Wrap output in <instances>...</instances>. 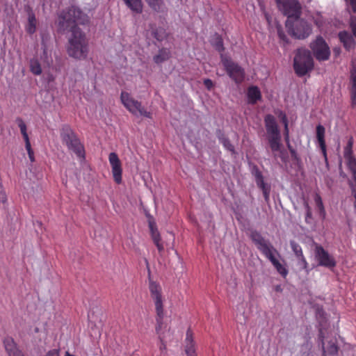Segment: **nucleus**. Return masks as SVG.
I'll list each match as a JSON object with an SVG mask.
<instances>
[{
  "instance_id": "nucleus-1",
  "label": "nucleus",
  "mask_w": 356,
  "mask_h": 356,
  "mask_svg": "<svg viewBox=\"0 0 356 356\" xmlns=\"http://www.w3.org/2000/svg\"><path fill=\"white\" fill-rule=\"evenodd\" d=\"M89 21L88 17L76 6H71L63 10L58 17V24L61 29L72 27L68 38L67 51L70 57L76 59L86 58L88 47L84 33L74 24H85Z\"/></svg>"
},
{
  "instance_id": "nucleus-2",
  "label": "nucleus",
  "mask_w": 356,
  "mask_h": 356,
  "mask_svg": "<svg viewBox=\"0 0 356 356\" xmlns=\"http://www.w3.org/2000/svg\"><path fill=\"white\" fill-rule=\"evenodd\" d=\"M149 289L150 292L151 298H152L156 312L157 315L156 318V322H157V326L156 327V331L159 335V337L161 341V344L159 346L160 350V355L159 356H164L166 353V334L163 331V318L164 316V309H163V296H162V289L161 286L156 283L154 281H150L149 284Z\"/></svg>"
},
{
  "instance_id": "nucleus-3",
  "label": "nucleus",
  "mask_w": 356,
  "mask_h": 356,
  "mask_svg": "<svg viewBox=\"0 0 356 356\" xmlns=\"http://www.w3.org/2000/svg\"><path fill=\"white\" fill-rule=\"evenodd\" d=\"M294 70L298 76H304L311 71L314 63L310 52L308 50L299 49L294 58Z\"/></svg>"
},
{
  "instance_id": "nucleus-4",
  "label": "nucleus",
  "mask_w": 356,
  "mask_h": 356,
  "mask_svg": "<svg viewBox=\"0 0 356 356\" xmlns=\"http://www.w3.org/2000/svg\"><path fill=\"white\" fill-rule=\"evenodd\" d=\"M61 138L70 150L74 152L78 157L84 159L85 152L83 146L70 128L65 127L63 129Z\"/></svg>"
},
{
  "instance_id": "nucleus-5",
  "label": "nucleus",
  "mask_w": 356,
  "mask_h": 356,
  "mask_svg": "<svg viewBox=\"0 0 356 356\" xmlns=\"http://www.w3.org/2000/svg\"><path fill=\"white\" fill-rule=\"evenodd\" d=\"M286 26L292 35L298 39H304L308 37L312 33L311 26L299 17L292 20L287 19Z\"/></svg>"
},
{
  "instance_id": "nucleus-6",
  "label": "nucleus",
  "mask_w": 356,
  "mask_h": 356,
  "mask_svg": "<svg viewBox=\"0 0 356 356\" xmlns=\"http://www.w3.org/2000/svg\"><path fill=\"white\" fill-rule=\"evenodd\" d=\"M120 99L124 106L133 115L136 116H144L148 118H152L150 112L147 111L141 103L134 99L127 92H122Z\"/></svg>"
},
{
  "instance_id": "nucleus-7",
  "label": "nucleus",
  "mask_w": 356,
  "mask_h": 356,
  "mask_svg": "<svg viewBox=\"0 0 356 356\" xmlns=\"http://www.w3.org/2000/svg\"><path fill=\"white\" fill-rule=\"evenodd\" d=\"M279 10L288 17V19L299 17L301 6L296 0H277Z\"/></svg>"
},
{
  "instance_id": "nucleus-8",
  "label": "nucleus",
  "mask_w": 356,
  "mask_h": 356,
  "mask_svg": "<svg viewBox=\"0 0 356 356\" xmlns=\"http://www.w3.org/2000/svg\"><path fill=\"white\" fill-rule=\"evenodd\" d=\"M221 61L231 79L236 83L243 81L245 75L243 69L223 55H221Z\"/></svg>"
},
{
  "instance_id": "nucleus-9",
  "label": "nucleus",
  "mask_w": 356,
  "mask_h": 356,
  "mask_svg": "<svg viewBox=\"0 0 356 356\" xmlns=\"http://www.w3.org/2000/svg\"><path fill=\"white\" fill-rule=\"evenodd\" d=\"M310 48L314 56L319 60H327L330 56V51L328 45L322 37H318L310 44Z\"/></svg>"
},
{
  "instance_id": "nucleus-10",
  "label": "nucleus",
  "mask_w": 356,
  "mask_h": 356,
  "mask_svg": "<svg viewBox=\"0 0 356 356\" xmlns=\"http://www.w3.org/2000/svg\"><path fill=\"white\" fill-rule=\"evenodd\" d=\"M315 258L318 265L328 268H334L336 261L334 257L330 255L322 246L316 245L314 250Z\"/></svg>"
},
{
  "instance_id": "nucleus-11",
  "label": "nucleus",
  "mask_w": 356,
  "mask_h": 356,
  "mask_svg": "<svg viewBox=\"0 0 356 356\" xmlns=\"http://www.w3.org/2000/svg\"><path fill=\"white\" fill-rule=\"evenodd\" d=\"M108 161L111 167L112 175L115 183L120 184L122 183V168L121 161L115 152H111L108 155Z\"/></svg>"
},
{
  "instance_id": "nucleus-12",
  "label": "nucleus",
  "mask_w": 356,
  "mask_h": 356,
  "mask_svg": "<svg viewBox=\"0 0 356 356\" xmlns=\"http://www.w3.org/2000/svg\"><path fill=\"white\" fill-rule=\"evenodd\" d=\"M350 95H351V103L353 106L356 105V59L351 61V69H350Z\"/></svg>"
},
{
  "instance_id": "nucleus-13",
  "label": "nucleus",
  "mask_w": 356,
  "mask_h": 356,
  "mask_svg": "<svg viewBox=\"0 0 356 356\" xmlns=\"http://www.w3.org/2000/svg\"><path fill=\"white\" fill-rule=\"evenodd\" d=\"M319 337L321 339V342L323 351V356L327 355H334L338 353V347L336 344V341L334 340H331L328 342V344L326 347H325L324 343V337L323 335V331H320Z\"/></svg>"
},
{
  "instance_id": "nucleus-14",
  "label": "nucleus",
  "mask_w": 356,
  "mask_h": 356,
  "mask_svg": "<svg viewBox=\"0 0 356 356\" xmlns=\"http://www.w3.org/2000/svg\"><path fill=\"white\" fill-rule=\"evenodd\" d=\"M316 139H317V142L319 145V147L321 148V149L322 151V153L325 159V161H327L326 145H325V127L321 124L317 125L316 128Z\"/></svg>"
},
{
  "instance_id": "nucleus-15",
  "label": "nucleus",
  "mask_w": 356,
  "mask_h": 356,
  "mask_svg": "<svg viewBox=\"0 0 356 356\" xmlns=\"http://www.w3.org/2000/svg\"><path fill=\"white\" fill-rule=\"evenodd\" d=\"M185 353L187 356H196L195 343L193 339V334L190 330L186 332L185 339Z\"/></svg>"
},
{
  "instance_id": "nucleus-16",
  "label": "nucleus",
  "mask_w": 356,
  "mask_h": 356,
  "mask_svg": "<svg viewBox=\"0 0 356 356\" xmlns=\"http://www.w3.org/2000/svg\"><path fill=\"white\" fill-rule=\"evenodd\" d=\"M3 344L9 356H24L22 351L18 349L13 339H5Z\"/></svg>"
},
{
  "instance_id": "nucleus-17",
  "label": "nucleus",
  "mask_w": 356,
  "mask_h": 356,
  "mask_svg": "<svg viewBox=\"0 0 356 356\" xmlns=\"http://www.w3.org/2000/svg\"><path fill=\"white\" fill-rule=\"evenodd\" d=\"M3 344L9 356H24L22 351L18 349L13 339H5Z\"/></svg>"
},
{
  "instance_id": "nucleus-18",
  "label": "nucleus",
  "mask_w": 356,
  "mask_h": 356,
  "mask_svg": "<svg viewBox=\"0 0 356 356\" xmlns=\"http://www.w3.org/2000/svg\"><path fill=\"white\" fill-rule=\"evenodd\" d=\"M261 252L273 265L281 259L280 253L271 244L268 247H266V248L262 250Z\"/></svg>"
},
{
  "instance_id": "nucleus-19",
  "label": "nucleus",
  "mask_w": 356,
  "mask_h": 356,
  "mask_svg": "<svg viewBox=\"0 0 356 356\" xmlns=\"http://www.w3.org/2000/svg\"><path fill=\"white\" fill-rule=\"evenodd\" d=\"M265 124L268 135L279 134L277 125L275 118L271 115H268L265 118Z\"/></svg>"
},
{
  "instance_id": "nucleus-20",
  "label": "nucleus",
  "mask_w": 356,
  "mask_h": 356,
  "mask_svg": "<svg viewBox=\"0 0 356 356\" xmlns=\"http://www.w3.org/2000/svg\"><path fill=\"white\" fill-rule=\"evenodd\" d=\"M339 38L346 49L350 50L354 48L355 41L351 34L346 31H342L339 33Z\"/></svg>"
},
{
  "instance_id": "nucleus-21",
  "label": "nucleus",
  "mask_w": 356,
  "mask_h": 356,
  "mask_svg": "<svg viewBox=\"0 0 356 356\" xmlns=\"http://www.w3.org/2000/svg\"><path fill=\"white\" fill-rule=\"evenodd\" d=\"M251 238L260 251L270 245V243L265 240L258 232H252L251 234Z\"/></svg>"
},
{
  "instance_id": "nucleus-22",
  "label": "nucleus",
  "mask_w": 356,
  "mask_h": 356,
  "mask_svg": "<svg viewBox=\"0 0 356 356\" xmlns=\"http://www.w3.org/2000/svg\"><path fill=\"white\" fill-rule=\"evenodd\" d=\"M255 178H256V183L259 187L264 193V195L265 197V199L267 200L269 196V188L267 186V185L265 184L264 181L263 176L261 173L259 171H257L255 173Z\"/></svg>"
},
{
  "instance_id": "nucleus-23",
  "label": "nucleus",
  "mask_w": 356,
  "mask_h": 356,
  "mask_svg": "<svg viewBox=\"0 0 356 356\" xmlns=\"http://www.w3.org/2000/svg\"><path fill=\"white\" fill-rule=\"evenodd\" d=\"M148 6L154 11L163 13L166 10L163 0H145Z\"/></svg>"
},
{
  "instance_id": "nucleus-24",
  "label": "nucleus",
  "mask_w": 356,
  "mask_h": 356,
  "mask_svg": "<svg viewBox=\"0 0 356 356\" xmlns=\"http://www.w3.org/2000/svg\"><path fill=\"white\" fill-rule=\"evenodd\" d=\"M248 102L254 104L257 100L261 99V92L259 89L256 86H251L248 90Z\"/></svg>"
},
{
  "instance_id": "nucleus-25",
  "label": "nucleus",
  "mask_w": 356,
  "mask_h": 356,
  "mask_svg": "<svg viewBox=\"0 0 356 356\" xmlns=\"http://www.w3.org/2000/svg\"><path fill=\"white\" fill-rule=\"evenodd\" d=\"M127 6L136 13H141L143 11V3L141 0H123Z\"/></svg>"
},
{
  "instance_id": "nucleus-26",
  "label": "nucleus",
  "mask_w": 356,
  "mask_h": 356,
  "mask_svg": "<svg viewBox=\"0 0 356 356\" xmlns=\"http://www.w3.org/2000/svg\"><path fill=\"white\" fill-rule=\"evenodd\" d=\"M314 202H315L316 209L318 211L319 216L323 220H324L326 217V212L325 210V207H324L321 197L318 193H316L314 195Z\"/></svg>"
},
{
  "instance_id": "nucleus-27",
  "label": "nucleus",
  "mask_w": 356,
  "mask_h": 356,
  "mask_svg": "<svg viewBox=\"0 0 356 356\" xmlns=\"http://www.w3.org/2000/svg\"><path fill=\"white\" fill-rule=\"evenodd\" d=\"M274 268L283 277H286L288 275V269L286 268L284 261L281 258L273 265Z\"/></svg>"
},
{
  "instance_id": "nucleus-28",
  "label": "nucleus",
  "mask_w": 356,
  "mask_h": 356,
  "mask_svg": "<svg viewBox=\"0 0 356 356\" xmlns=\"http://www.w3.org/2000/svg\"><path fill=\"white\" fill-rule=\"evenodd\" d=\"M152 237L154 241V243L156 245L159 252H161L163 250V245L160 243V234L158 232L157 229L153 227V225L150 223L149 225Z\"/></svg>"
},
{
  "instance_id": "nucleus-29",
  "label": "nucleus",
  "mask_w": 356,
  "mask_h": 356,
  "mask_svg": "<svg viewBox=\"0 0 356 356\" xmlns=\"http://www.w3.org/2000/svg\"><path fill=\"white\" fill-rule=\"evenodd\" d=\"M268 140L273 151H277L280 148V134L268 135Z\"/></svg>"
},
{
  "instance_id": "nucleus-30",
  "label": "nucleus",
  "mask_w": 356,
  "mask_h": 356,
  "mask_svg": "<svg viewBox=\"0 0 356 356\" xmlns=\"http://www.w3.org/2000/svg\"><path fill=\"white\" fill-rule=\"evenodd\" d=\"M170 57V51L166 49H161L157 55L154 57L156 63H161L166 60Z\"/></svg>"
},
{
  "instance_id": "nucleus-31",
  "label": "nucleus",
  "mask_w": 356,
  "mask_h": 356,
  "mask_svg": "<svg viewBox=\"0 0 356 356\" xmlns=\"http://www.w3.org/2000/svg\"><path fill=\"white\" fill-rule=\"evenodd\" d=\"M36 29V19L33 14H29L28 18V24L26 27V30L28 33L32 34L35 31Z\"/></svg>"
},
{
  "instance_id": "nucleus-32",
  "label": "nucleus",
  "mask_w": 356,
  "mask_h": 356,
  "mask_svg": "<svg viewBox=\"0 0 356 356\" xmlns=\"http://www.w3.org/2000/svg\"><path fill=\"white\" fill-rule=\"evenodd\" d=\"M211 44L220 52L222 51L223 48V43L222 38L218 35L215 34L211 40Z\"/></svg>"
},
{
  "instance_id": "nucleus-33",
  "label": "nucleus",
  "mask_w": 356,
  "mask_h": 356,
  "mask_svg": "<svg viewBox=\"0 0 356 356\" xmlns=\"http://www.w3.org/2000/svg\"><path fill=\"white\" fill-rule=\"evenodd\" d=\"M17 122L18 126H19V127L20 129L21 134H22V136L24 138V141H25V143H30L29 135L27 134V129H26V124L20 118H18L17 120Z\"/></svg>"
},
{
  "instance_id": "nucleus-34",
  "label": "nucleus",
  "mask_w": 356,
  "mask_h": 356,
  "mask_svg": "<svg viewBox=\"0 0 356 356\" xmlns=\"http://www.w3.org/2000/svg\"><path fill=\"white\" fill-rule=\"evenodd\" d=\"M17 122L18 126H19V127L20 129L21 134H22V136L24 138V141H25V143H30L29 135L27 134V129H26V124L20 118H18L17 120Z\"/></svg>"
},
{
  "instance_id": "nucleus-35",
  "label": "nucleus",
  "mask_w": 356,
  "mask_h": 356,
  "mask_svg": "<svg viewBox=\"0 0 356 356\" xmlns=\"http://www.w3.org/2000/svg\"><path fill=\"white\" fill-rule=\"evenodd\" d=\"M30 69L31 72L35 75H40L42 73V68L38 60L33 59L31 60Z\"/></svg>"
},
{
  "instance_id": "nucleus-36",
  "label": "nucleus",
  "mask_w": 356,
  "mask_h": 356,
  "mask_svg": "<svg viewBox=\"0 0 356 356\" xmlns=\"http://www.w3.org/2000/svg\"><path fill=\"white\" fill-rule=\"evenodd\" d=\"M353 145V140L352 138H350L346 146L345 147L344 151H343V156H344L345 159L347 158H350V157L353 156V150H352Z\"/></svg>"
},
{
  "instance_id": "nucleus-37",
  "label": "nucleus",
  "mask_w": 356,
  "mask_h": 356,
  "mask_svg": "<svg viewBox=\"0 0 356 356\" xmlns=\"http://www.w3.org/2000/svg\"><path fill=\"white\" fill-rule=\"evenodd\" d=\"M349 169L353 174L355 179H356V159L354 156L346 159Z\"/></svg>"
},
{
  "instance_id": "nucleus-38",
  "label": "nucleus",
  "mask_w": 356,
  "mask_h": 356,
  "mask_svg": "<svg viewBox=\"0 0 356 356\" xmlns=\"http://www.w3.org/2000/svg\"><path fill=\"white\" fill-rule=\"evenodd\" d=\"M290 245H291V248L293 252H294L296 258L303 255L302 248L300 247V245L299 244H298L297 243H296L293 241H291L290 242Z\"/></svg>"
},
{
  "instance_id": "nucleus-39",
  "label": "nucleus",
  "mask_w": 356,
  "mask_h": 356,
  "mask_svg": "<svg viewBox=\"0 0 356 356\" xmlns=\"http://www.w3.org/2000/svg\"><path fill=\"white\" fill-rule=\"evenodd\" d=\"M43 54L41 56V59L44 62L47 63L48 65H49L51 63V51L48 50L46 45L43 43Z\"/></svg>"
},
{
  "instance_id": "nucleus-40",
  "label": "nucleus",
  "mask_w": 356,
  "mask_h": 356,
  "mask_svg": "<svg viewBox=\"0 0 356 356\" xmlns=\"http://www.w3.org/2000/svg\"><path fill=\"white\" fill-rule=\"evenodd\" d=\"M280 117L281 118L282 121V122L284 124L285 140H286V142H289V129H288L287 118H286V115L284 113H282V112L280 113Z\"/></svg>"
},
{
  "instance_id": "nucleus-41",
  "label": "nucleus",
  "mask_w": 356,
  "mask_h": 356,
  "mask_svg": "<svg viewBox=\"0 0 356 356\" xmlns=\"http://www.w3.org/2000/svg\"><path fill=\"white\" fill-rule=\"evenodd\" d=\"M220 143L223 145V146L229 151L234 152V147L230 143L229 140L225 137H220Z\"/></svg>"
},
{
  "instance_id": "nucleus-42",
  "label": "nucleus",
  "mask_w": 356,
  "mask_h": 356,
  "mask_svg": "<svg viewBox=\"0 0 356 356\" xmlns=\"http://www.w3.org/2000/svg\"><path fill=\"white\" fill-rule=\"evenodd\" d=\"M297 259L298 260V264L302 266V268L305 270L306 271H308V263L304 255H302L299 257H297Z\"/></svg>"
},
{
  "instance_id": "nucleus-43",
  "label": "nucleus",
  "mask_w": 356,
  "mask_h": 356,
  "mask_svg": "<svg viewBox=\"0 0 356 356\" xmlns=\"http://www.w3.org/2000/svg\"><path fill=\"white\" fill-rule=\"evenodd\" d=\"M26 149L28 152L29 159L31 161H34V156H33V151L31 149V143H25Z\"/></svg>"
},
{
  "instance_id": "nucleus-44",
  "label": "nucleus",
  "mask_w": 356,
  "mask_h": 356,
  "mask_svg": "<svg viewBox=\"0 0 356 356\" xmlns=\"http://www.w3.org/2000/svg\"><path fill=\"white\" fill-rule=\"evenodd\" d=\"M349 6L352 11L356 13V0H350Z\"/></svg>"
},
{
  "instance_id": "nucleus-45",
  "label": "nucleus",
  "mask_w": 356,
  "mask_h": 356,
  "mask_svg": "<svg viewBox=\"0 0 356 356\" xmlns=\"http://www.w3.org/2000/svg\"><path fill=\"white\" fill-rule=\"evenodd\" d=\"M277 33H278L279 38L281 40H282L283 41L286 40V37L284 35V33H283V31L280 29V28H277Z\"/></svg>"
},
{
  "instance_id": "nucleus-46",
  "label": "nucleus",
  "mask_w": 356,
  "mask_h": 356,
  "mask_svg": "<svg viewBox=\"0 0 356 356\" xmlns=\"http://www.w3.org/2000/svg\"><path fill=\"white\" fill-rule=\"evenodd\" d=\"M351 27H352L353 33L356 37V17L351 19Z\"/></svg>"
},
{
  "instance_id": "nucleus-47",
  "label": "nucleus",
  "mask_w": 356,
  "mask_h": 356,
  "mask_svg": "<svg viewBox=\"0 0 356 356\" xmlns=\"http://www.w3.org/2000/svg\"><path fill=\"white\" fill-rule=\"evenodd\" d=\"M58 355H59L58 350L54 349V350H49L46 354L45 356H58Z\"/></svg>"
},
{
  "instance_id": "nucleus-48",
  "label": "nucleus",
  "mask_w": 356,
  "mask_h": 356,
  "mask_svg": "<svg viewBox=\"0 0 356 356\" xmlns=\"http://www.w3.org/2000/svg\"><path fill=\"white\" fill-rule=\"evenodd\" d=\"M204 86L208 88L211 89L213 86V82L210 79H205L204 81Z\"/></svg>"
},
{
  "instance_id": "nucleus-49",
  "label": "nucleus",
  "mask_w": 356,
  "mask_h": 356,
  "mask_svg": "<svg viewBox=\"0 0 356 356\" xmlns=\"http://www.w3.org/2000/svg\"><path fill=\"white\" fill-rule=\"evenodd\" d=\"M355 184L352 185V192L355 198V207H356V179L355 180Z\"/></svg>"
},
{
  "instance_id": "nucleus-50",
  "label": "nucleus",
  "mask_w": 356,
  "mask_h": 356,
  "mask_svg": "<svg viewBox=\"0 0 356 356\" xmlns=\"http://www.w3.org/2000/svg\"><path fill=\"white\" fill-rule=\"evenodd\" d=\"M155 38H156L158 40H163V38H162V37H160V36H158L156 33L155 34Z\"/></svg>"
},
{
  "instance_id": "nucleus-51",
  "label": "nucleus",
  "mask_w": 356,
  "mask_h": 356,
  "mask_svg": "<svg viewBox=\"0 0 356 356\" xmlns=\"http://www.w3.org/2000/svg\"><path fill=\"white\" fill-rule=\"evenodd\" d=\"M65 356H75L74 355H71L68 351L65 352Z\"/></svg>"
},
{
  "instance_id": "nucleus-52",
  "label": "nucleus",
  "mask_w": 356,
  "mask_h": 356,
  "mask_svg": "<svg viewBox=\"0 0 356 356\" xmlns=\"http://www.w3.org/2000/svg\"><path fill=\"white\" fill-rule=\"evenodd\" d=\"M265 16H266V20L269 22L270 19H269L268 15V14H265Z\"/></svg>"
},
{
  "instance_id": "nucleus-53",
  "label": "nucleus",
  "mask_w": 356,
  "mask_h": 356,
  "mask_svg": "<svg viewBox=\"0 0 356 356\" xmlns=\"http://www.w3.org/2000/svg\"><path fill=\"white\" fill-rule=\"evenodd\" d=\"M310 215H311L310 211H308V212H307V216H310Z\"/></svg>"
},
{
  "instance_id": "nucleus-54",
  "label": "nucleus",
  "mask_w": 356,
  "mask_h": 356,
  "mask_svg": "<svg viewBox=\"0 0 356 356\" xmlns=\"http://www.w3.org/2000/svg\"><path fill=\"white\" fill-rule=\"evenodd\" d=\"M167 334H170V330L169 329L167 330Z\"/></svg>"
}]
</instances>
